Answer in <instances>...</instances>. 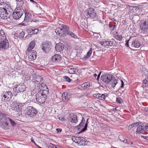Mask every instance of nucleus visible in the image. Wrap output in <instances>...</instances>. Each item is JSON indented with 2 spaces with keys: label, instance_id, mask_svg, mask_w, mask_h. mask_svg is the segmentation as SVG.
Returning <instances> with one entry per match:
<instances>
[{
  "label": "nucleus",
  "instance_id": "nucleus-35",
  "mask_svg": "<svg viewBox=\"0 0 148 148\" xmlns=\"http://www.w3.org/2000/svg\"><path fill=\"white\" fill-rule=\"evenodd\" d=\"M77 71V69H75L74 68H71L69 69L68 70V72L70 74H73L75 73Z\"/></svg>",
  "mask_w": 148,
  "mask_h": 148
},
{
  "label": "nucleus",
  "instance_id": "nucleus-53",
  "mask_svg": "<svg viewBox=\"0 0 148 148\" xmlns=\"http://www.w3.org/2000/svg\"><path fill=\"white\" fill-rule=\"evenodd\" d=\"M143 127L144 128V129L145 130V131L148 129V124H147L146 125H143Z\"/></svg>",
  "mask_w": 148,
  "mask_h": 148
},
{
  "label": "nucleus",
  "instance_id": "nucleus-21",
  "mask_svg": "<svg viewBox=\"0 0 148 148\" xmlns=\"http://www.w3.org/2000/svg\"><path fill=\"white\" fill-rule=\"evenodd\" d=\"M90 86V83L88 82H87L79 85V88L81 90H84L88 88Z\"/></svg>",
  "mask_w": 148,
  "mask_h": 148
},
{
  "label": "nucleus",
  "instance_id": "nucleus-17",
  "mask_svg": "<svg viewBox=\"0 0 148 148\" xmlns=\"http://www.w3.org/2000/svg\"><path fill=\"white\" fill-rule=\"evenodd\" d=\"M55 32L56 34L59 36L63 37L66 36L64 30H63L62 28H57L55 30Z\"/></svg>",
  "mask_w": 148,
  "mask_h": 148
},
{
  "label": "nucleus",
  "instance_id": "nucleus-33",
  "mask_svg": "<svg viewBox=\"0 0 148 148\" xmlns=\"http://www.w3.org/2000/svg\"><path fill=\"white\" fill-rule=\"evenodd\" d=\"M38 92H40V93L46 97L47 95L49 93V89L48 88H47V89L42 91L40 90Z\"/></svg>",
  "mask_w": 148,
  "mask_h": 148
},
{
  "label": "nucleus",
  "instance_id": "nucleus-3",
  "mask_svg": "<svg viewBox=\"0 0 148 148\" xmlns=\"http://www.w3.org/2000/svg\"><path fill=\"white\" fill-rule=\"evenodd\" d=\"M73 140L77 143L79 145L84 146L87 144L86 140L84 138L79 136H74L72 137Z\"/></svg>",
  "mask_w": 148,
  "mask_h": 148
},
{
  "label": "nucleus",
  "instance_id": "nucleus-44",
  "mask_svg": "<svg viewBox=\"0 0 148 148\" xmlns=\"http://www.w3.org/2000/svg\"><path fill=\"white\" fill-rule=\"evenodd\" d=\"M0 37H1V38H4V37H6L4 32L3 30H0Z\"/></svg>",
  "mask_w": 148,
  "mask_h": 148
},
{
  "label": "nucleus",
  "instance_id": "nucleus-8",
  "mask_svg": "<svg viewBox=\"0 0 148 148\" xmlns=\"http://www.w3.org/2000/svg\"><path fill=\"white\" fill-rule=\"evenodd\" d=\"M24 103H20L16 101L13 102L12 109L13 111H15L18 112H21L22 107L24 106Z\"/></svg>",
  "mask_w": 148,
  "mask_h": 148
},
{
  "label": "nucleus",
  "instance_id": "nucleus-14",
  "mask_svg": "<svg viewBox=\"0 0 148 148\" xmlns=\"http://www.w3.org/2000/svg\"><path fill=\"white\" fill-rule=\"evenodd\" d=\"M69 121L70 122L74 123H76L77 122L78 120L76 115L71 113L69 114Z\"/></svg>",
  "mask_w": 148,
  "mask_h": 148
},
{
  "label": "nucleus",
  "instance_id": "nucleus-2",
  "mask_svg": "<svg viewBox=\"0 0 148 148\" xmlns=\"http://www.w3.org/2000/svg\"><path fill=\"white\" fill-rule=\"evenodd\" d=\"M24 13V10L21 6H17L12 12V17L14 19L18 20L21 18Z\"/></svg>",
  "mask_w": 148,
  "mask_h": 148
},
{
  "label": "nucleus",
  "instance_id": "nucleus-26",
  "mask_svg": "<svg viewBox=\"0 0 148 148\" xmlns=\"http://www.w3.org/2000/svg\"><path fill=\"white\" fill-rule=\"evenodd\" d=\"M145 130L143 126L139 125L137 127L136 131V133L138 134H141L145 131Z\"/></svg>",
  "mask_w": 148,
  "mask_h": 148
},
{
  "label": "nucleus",
  "instance_id": "nucleus-28",
  "mask_svg": "<svg viewBox=\"0 0 148 148\" xmlns=\"http://www.w3.org/2000/svg\"><path fill=\"white\" fill-rule=\"evenodd\" d=\"M35 80L36 84H40V83L41 84V83H42V78L40 75H38L36 77Z\"/></svg>",
  "mask_w": 148,
  "mask_h": 148
},
{
  "label": "nucleus",
  "instance_id": "nucleus-18",
  "mask_svg": "<svg viewBox=\"0 0 148 148\" xmlns=\"http://www.w3.org/2000/svg\"><path fill=\"white\" fill-rule=\"evenodd\" d=\"M29 59L30 60H34L36 58V51H33L32 52H30L29 54Z\"/></svg>",
  "mask_w": 148,
  "mask_h": 148
},
{
  "label": "nucleus",
  "instance_id": "nucleus-59",
  "mask_svg": "<svg viewBox=\"0 0 148 148\" xmlns=\"http://www.w3.org/2000/svg\"><path fill=\"white\" fill-rule=\"evenodd\" d=\"M59 119L60 120H61V121H63L64 120V118H62V117H60L59 118Z\"/></svg>",
  "mask_w": 148,
  "mask_h": 148
},
{
  "label": "nucleus",
  "instance_id": "nucleus-27",
  "mask_svg": "<svg viewBox=\"0 0 148 148\" xmlns=\"http://www.w3.org/2000/svg\"><path fill=\"white\" fill-rule=\"evenodd\" d=\"M123 137V136L122 135H120L119 136V138L120 140L121 141L125 143H127V144L129 145H133V143L130 141H127V140H122L121 139V138Z\"/></svg>",
  "mask_w": 148,
  "mask_h": 148
},
{
  "label": "nucleus",
  "instance_id": "nucleus-29",
  "mask_svg": "<svg viewBox=\"0 0 148 148\" xmlns=\"http://www.w3.org/2000/svg\"><path fill=\"white\" fill-rule=\"evenodd\" d=\"M130 9L131 10L133 11V12H139L140 8L138 6H132L130 7Z\"/></svg>",
  "mask_w": 148,
  "mask_h": 148
},
{
  "label": "nucleus",
  "instance_id": "nucleus-1",
  "mask_svg": "<svg viewBox=\"0 0 148 148\" xmlns=\"http://www.w3.org/2000/svg\"><path fill=\"white\" fill-rule=\"evenodd\" d=\"M9 121L12 126L15 125L16 124L14 121L6 116L5 114L1 113H0V127L5 129H8L9 126V123H8Z\"/></svg>",
  "mask_w": 148,
  "mask_h": 148
},
{
  "label": "nucleus",
  "instance_id": "nucleus-5",
  "mask_svg": "<svg viewBox=\"0 0 148 148\" xmlns=\"http://www.w3.org/2000/svg\"><path fill=\"white\" fill-rule=\"evenodd\" d=\"M9 47V43L6 37H0V49L7 50Z\"/></svg>",
  "mask_w": 148,
  "mask_h": 148
},
{
  "label": "nucleus",
  "instance_id": "nucleus-32",
  "mask_svg": "<svg viewBox=\"0 0 148 148\" xmlns=\"http://www.w3.org/2000/svg\"><path fill=\"white\" fill-rule=\"evenodd\" d=\"M40 90L42 91L48 88L47 85L44 83H41L39 86Z\"/></svg>",
  "mask_w": 148,
  "mask_h": 148
},
{
  "label": "nucleus",
  "instance_id": "nucleus-43",
  "mask_svg": "<svg viewBox=\"0 0 148 148\" xmlns=\"http://www.w3.org/2000/svg\"><path fill=\"white\" fill-rule=\"evenodd\" d=\"M114 38L115 39L119 40H121L123 38L122 36L121 35H115Z\"/></svg>",
  "mask_w": 148,
  "mask_h": 148
},
{
  "label": "nucleus",
  "instance_id": "nucleus-31",
  "mask_svg": "<svg viewBox=\"0 0 148 148\" xmlns=\"http://www.w3.org/2000/svg\"><path fill=\"white\" fill-rule=\"evenodd\" d=\"M139 124V122L133 123L129 125L128 128V130H130L133 127H136L138 126Z\"/></svg>",
  "mask_w": 148,
  "mask_h": 148
},
{
  "label": "nucleus",
  "instance_id": "nucleus-39",
  "mask_svg": "<svg viewBox=\"0 0 148 148\" xmlns=\"http://www.w3.org/2000/svg\"><path fill=\"white\" fill-rule=\"evenodd\" d=\"M107 97V94L105 93L104 94H101V95L99 98V99L102 100L103 99H105Z\"/></svg>",
  "mask_w": 148,
  "mask_h": 148
},
{
  "label": "nucleus",
  "instance_id": "nucleus-20",
  "mask_svg": "<svg viewBox=\"0 0 148 148\" xmlns=\"http://www.w3.org/2000/svg\"><path fill=\"white\" fill-rule=\"evenodd\" d=\"M61 58V56L57 54H55L51 58L52 61L54 62H58L60 61Z\"/></svg>",
  "mask_w": 148,
  "mask_h": 148
},
{
  "label": "nucleus",
  "instance_id": "nucleus-47",
  "mask_svg": "<svg viewBox=\"0 0 148 148\" xmlns=\"http://www.w3.org/2000/svg\"><path fill=\"white\" fill-rule=\"evenodd\" d=\"M109 27L110 28V30L111 31H112L114 29V28L116 26L115 25H112L111 24H109Z\"/></svg>",
  "mask_w": 148,
  "mask_h": 148
},
{
  "label": "nucleus",
  "instance_id": "nucleus-36",
  "mask_svg": "<svg viewBox=\"0 0 148 148\" xmlns=\"http://www.w3.org/2000/svg\"><path fill=\"white\" fill-rule=\"evenodd\" d=\"M142 87L143 88L146 87H148V80L146 79H145L143 80Z\"/></svg>",
  "mask_w": 148,
  "mask_h": 148
},
{
  "label": "nucleus",
  "instance_id": "nucleus-30",
  "mask_svg": "<svg viewBox=\"0 0 148 148\" xmlns=\"http://www.w3.org/2000/svg\"><path fill=\"white\" fill-rule=\"evenodd\" d=\"M32 15L30 14L29 13H25V17L24 21H27L29 20L31 17Z\"/></svg>",
  "mask_w": 148,
  "mask_h": 148
},
{
  "label": "nucleus",
  "instance_id": "nucleus-10",
  "mask_svg": "<svg viewBox=\"0 0 148 148\" xmlns=\"http://www.w3.org/2000/svg\"><path fill=\"white\" fill-rule=\"evenodd\" d=\"M51 44L49 41H46L41 46L42 49L46 53L48 52L51 49Z\"/></svg>",
  "mask_w": 148,
  "mask_h": 148
},
{
  "label": "nucleus",
  "instance_id": "nucleus-46",
  "mask_svg": "<svg viewBox=\"0 0 148 148\" xmlns=\"http://www.w3.org/2000/svg\"><path fill=\"white\" fill-rule=\"evenodd\" d=\"M24 32H23L22 31L20 33L18 37H19L20 38H22L24 37Z\"/></svg>",
  "mask_w": 148,
  "mask_h": 148
},
{
  "label": "nucleus",
  "instance_id": "nucleus-50",
  "mask_svg": "<svg viewBox=\"0 0 148 148\" xmlns=\"http://www.w3.org/2000/svg\"><path fill=\"white\" fill-rule=\"evenodd\" d=\"M64 78L65 79V80L67 82H70L71 81V79L67 76H64Z\"/></svg>",
  "mask_w": 148,
  "mask_h": 148
},
{
  "label": "nucleus",
  "instance_id": "nucleus-49",
  "mask_svg": "<svg viewBox=\"0 0 148 148\" xmlns=\"http://www.w3.org/2000/svg\"><path fill=\"white\" fill-rule=\"evenodd\" d=\"M101 95V94L99 93L95 94L93 95V96L98 98L99 99Z\"/></svg>",
  "mask_w": 148,
  "mask_h": 148
},
{
  "label": "nucleus",
  "instance_id": "nucleus-19",
  "mask_svg": "<svg viewBox=\"0 0 148 148\" xmlns=\"http://www.w3.org/2000/svg\"><path fill=\"white\" fill-rule=\"evenodd\" d=\"M56 50L58 52H61L63 49L64 45L63 44L60 43L56 44L55 47Z\"/></svg>",
  "mask_w": 148,
  "mask_h": 148
},
{
  "label": "nucleus",
  "instance_id": "nucleus-24",
  "mask_svg": "<svg viewBox=\"0 0 148 148\" xmlns=\"http://www.w3.org/2000/svg\"><path fill=\"white\" fill-rule=\"evenodd\" d=\"M61 28H62L63 30H64L66 36L67 35V34L70 31L69 27L65 25L62 24L61 25Z\"/></svg>",
  "mask_w": 148,
  "mask_h": 148
},
{
  "label": "nucleus",
  "instance_id": "nucleus-58",
  "mask_svg": "<svg viewBox=\"0 0 148 148\" xmlns=\"http://www.w3.org/2000/svg\"><path fill=\"white\" fill-rule=\"evenodd\" d=\"M56 130L58 131V132H61L62 130L60 129H56Z\"/></svg>",
  "mask_w": 148,
  "mask_h": 148
},
{
  "label": "nucleus",
  "instance_id": "nucleus-11",
  "mask_svg": "<svg viewBox=\"0 0 148 148\" xmlns=\"http://www.w3.org/2000/svg\"><path fill=\"white\" fill-rule=\"evenodd\" d=\"M102 80L106 83L108 84L110 82L114 76L111 74H106L102 75L101 76Z\"/></svg>",
  "mask_w": 148,
  "mask_h": 148
},
{
  "label": "nucleus",
  "instance_id": "nucleus-7",
  "mask_svg": "<svg viewBox=\"0 0 148 148\" xmlns=\"http://www.w3.org/2000/svg\"><path fill=\"white\" fill-rule=\"evenodd\" d=\"M84 15L87 18H94L96 16V13L92 8H88L84 12Z\"/></svg>",
  "mask_w": 148,
  "mask_h": 148
},
{
  "label": "nucleus",
  "instance_id": "nucleus-56",
  "mask_svg": "<svg viewBox=\"0 0 148 148\" xmlns=\"http://www.w3.org/2000/svg\"><path fill=\"white\" fill-rule=\"evenodd\" d=\"M129 40H127V41L126 42L125 44V45L127 47H129V43H128V42H129Z\"/></svg>",
  "mask_w": 148,
  "mask_h": 148
},
{
  "label": "nucleus",
  "instance_id": "nucleus-25",
  "mask_svg": "<svg viewBox=\"0 0 148 148\" xmlns=\"http://www.w3.org/2000/svg\"><path fill=\"white\" fill-rule=\"evenodd\" d=\"M35 45V42L33 41H32L29 45V47L27 49V51L29 52L31 51L34 47Z\"/></svg>",
  "mask_w": 148,
  "mask_h": 148
},
{
  "label": "nucleus",
  "instance_id": "nucleus-13",
  "mask_svg": "<svg viewBox=\"0 0 148 148\" xmlns=\"http://www.w3.org/2000/svg\"><path fill=\"white\" fill-rule=\"evenodd\" d=\"M26 88L25 86L23 84L15 85L13 88L14 91L16 92H23Z\"/></svg>",
  "mask_w": 148,
  "mask_h": 148
},
{
  "label": "nucleus",
  "instance_id": "nucleus-23",
  "mask_svg": "<svg viewBox=\"0 0 148 148\" xmlns=\"http://www.w3.org/2000/svg\"><path fill=\"white\" fill-rule=\"evenodd\" d=\"M140 46V42L137 40H134L131 44L132 47L135 48H138Z\"/></svg>",
  "mask_w": 148,
  "mask_h": 148
},
{
  "label": "nucleus",
  "instance_id": "nucleus-22",
  "mask_svg": "<svg viewBox=\"0 0 148 148\" xmlns=\"http://www.w3.org/2000/svg\"><path fill=\"white\" fill-rule=\"evenodd\" d=\"M62 99L64 101H68L70 99V96L68 95L67 93L63 92L62 95Z\"/></svg>",
  "mask_w": 148,
  "mask_h": 148
},
{
  "label": "nucleus",
  "instance_id": "nucleus-16",
  "mask_svg": "<svg viewBox=\"0 0 148 148\" xmlns=\"http://www.w3.org/2000/svg\"><path fill=\"white\" fill-rule=\"evenodd\" d=\"M99 43L104 47L112 46L113 45V42L111 41L104 40L99 42Z\"/></svg>",
  "mask_w": 148,
  "mask_h": 148
},
{
  "label": "nucleus",
  "instance_id": "nucleus-48",
  "mask_svg": "<svg viewBox=\"0 0 148 148\" xmlns=\"http://www.w3.org/2000/svg\"><path fill=\"white\" fill-rule=\"evenodd\" d=\"M79 125L77 126L76 127L78 129L79 131V133H81V132H80V131L82 130V129L84 128V125H82V126H79Z\"/></svg>",
  "mask_w": 148,
  "mask_h": 148
},
{
  "label": "nucleus",
  "instance_id": "nucleus-34",
  "mask_svg": "<svg viewBox=\"0 0 148 148\" xmlns=\"http://www.w3.org/2000/svg\"><path fill=\"white\" fill-rule=\"evenodd\" d=\"M110 82H112V85L113 87H114L118 83L117 80L114 79V78H112Z\"/></svg>",
  "mask_w": 148,
  "mask_h": 148
},
{
  "label": "nucleus",
  "instance_id": "nucleus-41",
  "mask_svg": "<svg viewBox=\"0 0 148 148\" xmlns=\"http://www.w3.org/2000/svg\"><path fill=\"white\" fill-rule=\"evenodd\" d=\"M92 53V49H90L87 53V55L86 56H85V58H87L90 57L91 54Z\"/></svg>",
  "mask_w": 148,
  "mask_h": 148
},
{
  "label": "nucleus",
  "instance_id": "nucleus-62",
  "mask_svg": "<svg viewBox=\"0 0 148 148\" xmlns=\"http://www.w3.org/2000/svg\"><path fill=\"white\" fill-rule=\"evenodd\" d=\"M30 1L33 3H35V2L34 1V0H30Z\"/></svg>",
  "mask_w": 148,
  "mask_h": 148
},
{
  "label": "nucleus",
  "instance_id": "nucleus-60",
  "mask_svg": "<svg viewBox=\"0 0 148 148\" xmlns=\"http://www.w3.org/2000/svg\"><path fill=\"white\" fill-rule=\"evenodd\" d=\"M31 142L33 143H34V144H35L36 145H37L36 144V143H35V142H34V140H33V139H32L31 140Z\"/></svg>",
  "mask_w": 148,
  "mask_h": 148
},
{
  "label": "nucleus",
  "instance_id": "nucleus-52",
  "mask_svg": "<svg viewBox=\"0 0 148 148\" xmlns=\"http://www.w3.org/2000/svg\"><path fill=\"white\" fill-rule=\"evenodd\" d=\"M17 2H20L21 4L22 5L24 4L23 0H16Z\"/></svg>",
  "mask_w": 148,
  "mask_h": 148
},
{
  "label": "nucleus",
  "instance_id": "nucleus-55",
  "mask_svg": "<svg viewBox=\"0 0 148 148\" xmlns=\"http://www.w3.org/2000/svg\"><path fill=\"white\" fill-rule=\"evenodd\" d=\"M121 88H123L124 87V82H123V81L122 80H121Z\"/></svg>",
  "mask_w": 148,
  "mask_h": 148
},
{
  "label": "nucleus",
  "instance_id": "nucleus-6",
  "mask_svg": "<svg viewBox=\"0 0 148 148\" xmlns=\"http://www.w3.org/2000/svg\"><path fill=\"white\" fill-rule=\"evenodd\" d=\"M139 25L142 33L148 34V21H142L140 23Z\"/></svg>",
  "mask_w": 148,
  "mask_h": 148
},
{
  "label": "nucleus",
  "instance_id": "nucleus-57",
  "mask_svg": "<svg viewBox=\"0 0 148 148\" xmlns=\"http://www.w3.org/2000/svg\"><path fill=\"white\" fill-rule=\"evenodd\" d=\"M97 76V75L96 74V73L94 74L92 76H93L92 78L94 79H95Z\"/></svg>",
  "mask_w": 148,
  "mask_h": 148
},
{
  "label": "nucleus",
  "instance_id": "nucleus-45",
  "mask_svg": "<svg viewBox=\"0 0 148 148\" xmlns=\"http://www.w3.org/2000/svg\"><path fill=\"white\" fill-rule=\"evenodd\" d=\"M85 123V120L83 117H82V121L79 124V126H82V125H84Z\"/></svg>",
  "mask_w": 148,
  "mask_h": 148
},
{
  "label": "nucleus",
  "instance_id": "nucleus-64",
  "mask_svg": "<svg viewBox=\"0 0 148 148\" xmlns=\"http://www.w3.org/2000/svg\"><path fill=\"white\" fill-rule=\"evenodd\" d=\"M121 139L122 140H125L124 138H123V137H122V138H121Z\"/></svg>",
  "mask_w": 148,
  "mask_h": 148
},
{
  "label": "nucleus",
  "instance_id": "nucleus-42",
  "mask_svg": "<svg viewBox=\"0 0 148 148\" xmlns=\"http://www.w3.org/2000/svg\"><path fill=\"white\" fill-rule=\"evenodd\" d=\"M67 35H69L71 37H73L75 38H76L77 36L73 33L70 31L67 34Z\"/></svg>",
  "mask_w": 148,
  "mask_h": 148
},
{
  "label": "nucleus",
  "instance_id": "nucleus-12",
  "mask_svg": "<svg viewBox=\"0 0 148 148\" xmlns=\"http://www.w3.org/2000/svg\"><path fill=\"white\" fill-rule=\"evenodd\" d=\"M36 99L37 101L40 103H43L45 101L46 97L44 96L40 92H38L36 95Z\"/></svg>",
  "mask_w": 148,
  "mask_h": 148
},
{
  "label": "nucleus",
  "instance_id": "nucleus-15",
  "mask_svg": "<svg viewBox=\"0 0 148 148\" xmlns=\"http://www.w3.org/2000/svg\"><path fill=\"white\" fill-rule=\"evenodd\" d=\"M12 94L9 91L5 92L3 95V97L5 101H7L11 99Z\"/></svg>",
  "mask_w": 148,
  "mask_h": 148
},
{
  "label": "nucleus",
  "instance_id": "nucleus-4",
  "mask_svg": "<svg viewBox=\"0 0 148 148\" xmlns=\"http://www.w3.org/2000/svg\"><path fill=\"white\" fill-rule=\"evenodd\" d=\"M37 112V110L31 106H29L27 108L26 113L25 116L26 118L31 117L35 116Z\"/></svg>",
  "mask_w": 148,
  "mask_h": 148
},
{
  "label": "nucleus",
  "instance_id": "nucleus-61",
  "mask_svg": "<svg viewBox=\"0 0 148 148\" xmlns=\"http://www.w3.org/2000/svg\"><path fill=\"white\" fill-rule=\"evenodd\" d=\"M144 137L145 139L148 140V139H147L148 136H144Z\"/></svg>",
  "mask_w": 148,
  "mask_h": 148
},
{
  "label": "nucleus",
  "instance_id": "nucleus-63",
  "mask_svg": "<svg viewBox=\"0 0 148 148\" xmlns=\"http://www.w3.org/2000/svg\"><path fill=\"white\" fill-rule=\"evenodd\" d=\"M145 110L146 112H148V108H147L145 109Z\"/></svg>",
  "mask_w": 148,
  "mask_h": 148
},
{
  "label": "nucleus",
  "instance_id": "nucleus-38",
  "mask_svg": "<svg viewBox=\"0 0 148 148\" xmlns=\"http://www.w3.org/2000/svg\"><path fill=\"white\" fill-rule=\"evenodd\" d=\"M88 119H87L86 121V123L85 124V126L82 130L80 131V132H83L87 130V127L88 126Z\"/></svg>",
  "mask_w": 148,
  "mask_h": 148
},
{
  "label": "nucleus",
  "instance_id": "nucleus-9",
  "mask_svg": "<svg viewBox=\"0 0 148 148\" xmlns=\"http://www.w3.org/2000/svg\"><path fill=\"white\" fill-rule=\"evenodd\" d=\"M8 11L7 10L4 8H0V17L2 19H6L10 18V14Z\"/></svg>",
  "mask_w": 148,
  "mask_h": 148
},
{
  "label": "nucleus",
  "instance_id": "nucleus-51",
  "mask_svg": "<svg viewBox=\"0 0 148 148\" xmlns=\"http://www.w3.org/2000/svg\"><path fill=\"white\" fill-rule=\"evenodd\" d=\"M116 101L119 103H121L122 99L121 98H117L116 99Z\"/></svg>",
  "mask_w": 148,
  "mask_h": 148
},
{
  "label": "nucleus",
  "instance_id": "nucleus-37",
  "mask_svg": "<svg viewBox=\"0 0 148 148\" xmlns=\"http://www.w3.org/2000/svg\"><path fill=\"white\" fill-rule=\"evenodd\" d=\"M13 111V113H14V116L15 117H17L20 116L22 114L21 112H18L15 111Z\"/></svg>",
  "mask_w": 148,
  "mask_h": 148
},
{
  "label": "nucleus",
  "instance_id": "nucleus-54",
  "mask_svg": "<svg viewBox=\"0 0 148 148\" xmlns=\"http://www.w3.org/2000/svg\"><path fill=\"white\" fill-rule=\"evenodd\" d=\"M101 73V72H100L98 75L97 76V78L96 80L97 81H98L99 78V77H100Z\"/></svg>",
  "mask_w": 148,
  "mask_h": 148
},
{
  "label": "nucleus",
  "instance_id": "nucleus-40",
  "mask_svg": "<svg viewBox=\"0 0 148 148\" xmlns=\"http://www.w3.org/2000/svg\"><path fill=\"white\" fill-rule=\"evenodd\" d=\"M30 31H31L32 34H37L39 30L37 29H31Z\"/></svg>",
  "mask_w": 148,
  "mask_h": 148
}]
</instances>
